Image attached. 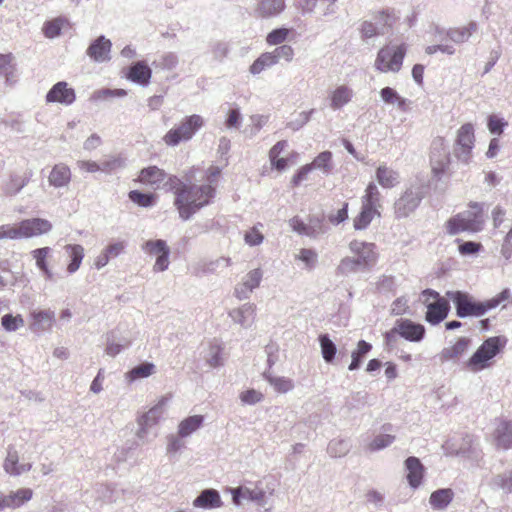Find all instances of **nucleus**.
Masks as SVG:
<instances>
[{"label":"nucleus","mask_w":512,"mask_h":512,"mask_svg":"<svg viewBox=\"0 0 512 512\" xmlns=\"http://www.w3.org/2000/svg\"><path fill=\"white\" fill-rule=\"evenodd\" d=\"M175 194L174 205L179 216L188 220L199 209L209 204L214 197V187L211 185H187L179 179V185L173 190Z\"/></svg>","instance_id":"1"},{"label":"nucleus","mask_w":512,"mask_h":512,"mask_svg":"<svg viewBox=\"0 0 512 512\" xmlns=\"http://www.w3.org/2000/svg\"><path fill=\"white\" fill-rule=\"evenodd\" d=\"M446 296L453 301L457 316L465 318L468 316L480 317L500 305L504 308L505 303L511 297V292L509 289H504L495 297L484 302L475 301L469 294L461 291H448Z\"/></svg>","instance_id":"2"},{"label":"nucleus","mask_w":512,"mask_h":512,"mask_svg":"<svg viewBox=\"0 0 512 512\" xmlns=\"http://www.w3.org/2000/svg\"><path fill=\"white\" fill-rule=\"evenodd\" d=\"M168 401V397H161L153 407L137 417L135 436L139 445L148 444L157 438L155 427L163 417Z\"/></svg>","instance_id":"3"},{"label":"nucleus","mask_w":512,"mask_h":512,"mask_svg":"<svg viewBox=\"0 0 512 512\" xmlns=\"http://www.w3.org/2000/svg\"><path fill=\"white\" fill-rule=\"evenodd\" d=\"M381 193L374 182H370L361 197V211L353 220V227L356 230L366 229L372 220L381 216Z\"/></svg>","instance_id":"4"},{"label":"nucleus","mask_w":512,"mask_h":512,"mask_svg":"<svg viewBox=\"0 0 512 512\" xmlns=\"http://www.w3.org/2000/svg\"><path fill=\"white\" fill-rule=\"evenodd\" d=\"M504 337H490L486 339L473 355L467 360L466 367L471 372H479L491 366L493 358L504 348Z\"/></svg>","instance_id":"5"},{"label":"nucleus","mask_w":512,"mask_h":512,"mask_svg":"<svg viewBox=\"0 0 512 512\" xmlns=\"http://www.w3.org/2000/svg\"><path fill=\"white\" fill-rule=\"evenodd\" d=\"M484 223L481 209L474 205L472 209L458 213L446 223V231L450 235L462 232L476 233L482 230Z\"/></svg>","instance_id":"6"},{"label":"nucleus","mask_w":512,"mask_h":512,"mask_svg":"<svg viewBox=\"0 0 512 512\" xmlns=\"http://www.w3.org/2000/svg\"><path fill=\"white\" fill-rule=\"evenodd\" d=\"M405 54L403 44H388L378 51L374 68L380 73H397L402 67Z\"/></svg>","instance_id":"7"},{"label":"nucleus","mask_w":512,"mask_h":512,"mask_svg":"<svg viewBox=\"0 0 512 512\" xmlns=\"http://www.w3.org/2000/svg\"><path fill=\"white\" fill-rule=\"evenodd\" d=\"M53 228L50 221L44 218H30L17 224H9L8 240L33 238L49 233Z\"/></svg>","instance_id":"8"},{"label":"nucleus","mask_w":512,"mask_h":512,"mask_svg":"<svg viewBox=\"0 0 512 512\" xmlns=\"http://www.w3.org/2000/svg\"><path fill=\"white\" fill-rule=\"evenodd\" d=\"M137 181L153 190L165 189L173 191L176 185H179V178L168 175L157 166L143 168L138 174Z\"/></svg>","instance_id":"9"},{"label":"nucleus","mask_w":512,"mask_h":512,"mask_svg":"<svg viewBox=\"0 0 512 512\" xmlns=\"http://www.w3.org/2000/svg\"><path fill=\"white\" fill-rule=\"evenodd\" d=\"M203 125L204 119L200 115H191L186 117L178 127L169 130L163 140L169 146H176L181 141L190 140Z\"/></svg>","instance_id":"10"},{"label":"nucleus","mask_w":512,"mask_h":512,"mask_svg":"<svg viewBox=\"0 0 512 512\" xmlns=\"http://www.w3.org/2000/svg\"><path fill=\"white\" fill-rule=\"evenodd\" d=\"M450 163L449 147L445 140L438 137L433 140L430 151V165L433 175L440 178Z\"/></svg>","instance_id":"11"},{"label":"nucleus","mask_w":512,"mask_h":512,"mask_svg":"<svg viewBox=\"0 0 512 512\" xmlns=\"http://www.w3.org/2000/svg\"><path fill=\"white\" fill-rule=\"evenodd\" d=\"M422 198L423 192L420 186L408 188L395 203L396 216L399 218L407 217L418 207Z\"/></svg>","instance_id":"12"},{"label":"nucleus","mask_w":512,"mask_h":512,"mask_svg":"<svg viewBox=\"0 0 512 512\" xmlns=\"http://www.w3.org/2000/svg\"><path fill=\"white\" fill-rule=\"evenodd\" d=\"M263 279V270L255 268L248 271L234 288V296L239 300H247L258 288Z\"/></svg>","instance_id":"13"},{"label":"nucleus","mask_w":512,"mask_h":512,"mask_svg":"<svg viewBox=\"0 0 512 512\" xmlns=\"http://www.w3.org/2000/svg\"><path fill=\"white\" fill-rule=\"evenodd\" d=\"M56 322L55 312L51 309H33L29 313V328L33 333L51 331Z\"/></svg>","instance_id":"14"},{"label":"nucleus","mask_w":512,"mask_h":512,"mask_svg":"<svg viewBox=\"0 0 512 512\" xmlns=\"http://www.w3.org/2000/svg\"><path fill=\"white\" fill-rule=\"evenodd\" d=\"M349 250L363 268L372 266L377 260L376 246L374 243L353 240L349 243Z\"/></svg>","instance_id":"15"},{"label":"nucleus","mask_w":512,"mask_h":512,"mask_svg":"<svg viewBox=\"0 0 512 512\" xmlns=\"http://www.w3.org/2000/svg\"><path fill=\"white\" fill-rule=\"evenodd\" d=\"M394 331L409 342H421L426 333L425 327L410 319H398L394 325Z\"/></svg>","instance_id":"16"},{"label":"nucleus","mask_w":512,"mask_h":512,"mask_svg":"<svg viewBox=\"0 0 512 512\" xmlns=\"http://www.w3.org/2000/svg\"><path fill=\"white\" fill-rule=\"evenodd\" d=\"M45 100L47 103H57L64 106H70L76 100V93L67 82L59 81L47 92Z\"/></svg>","instance_id":"17"},{"label":"nucleus","mask_w":512,"mask_h":512,"mask_svg":"<svg viewBox=\"0 0 512 512\" xmlns=\"http://www.w3.org/2000/svg\"><path fill=\"white\" fill-rule=\"evenodd\" d=\"M228 316L233 323L244 329L250 328L256 318V306L254 303H244L243 305L233 308L228 312Z\"/></svg>","instance_id":"18"},{"label":"nucleus","mask_w":512,"mask_h":512,"mask_svg":"<svg viewBox=\"0 0 512 512\" xmlns=\"http://www.w3.org/2000/svg\"><path fill=\"white\" fill-rule=\"evenodd\" d=\"M232 498L235 505H240L242 500H248L263 506L266 503V492L258 486H240L232 489Z\"/></svg>","instance_id":"19"},{"label":"nucleus","mask_w":512,"mask_h":512,"mask_svg":"<svg viewBox=\"0 0 512 512\" xmlns=\"http://www.w3.org/2000/svg\"><path fill=\"white\" fill-rule=\"evenodd\" d=\"M354 95V90L350 86L346 84L337 85L329 91V107L334 111L340 110L352 101Z\"/></svg>","instance_id":"20"},{"label":"nucleus","mask_w":512,"mask_h":512,"mask_svg":"<svg viewBox=\"0 0 512 512\" xmlns=\"http://www.w3.org/2000/svg\"><path fill=\"white\" fill-rule=\"evenodd\" d=\"M112 43L105 36H99L87 48V55L95 62H105L110 59Z\"/></svg>","instance_id":"21"},{"label":"nucleus","mask_w":512,"mask_h":512,"mask_svg":"<svg viewBox=\"0 0 512 512\" xmlns=\"http://www.w3.org/2000/svg\"><path fill=\"white\" fill-rule=\"evenodd\" d=\"M31 463H19V455L15 448L9 447L3 463V469L11 476H20L31 470Z\"/></svg>","instance_id":"22"},{"label":"nucleus","mask_w":512,"mask_h":512,"mask_svg":"<svg viewBox=\"0 0 512 512\" xmlns=\"http://www.w3.org/2000/svg\"><path fill=\"white\" fill-rule=\"evenodd\" d=\"M375 179L384 189H392L400 183L399 172L385 163L376 168Z\"/></svg>","instance_id":"23"},{"label":"nucleus","mask_w":512,"mask_h":512,"mask_svg":"<svg viewBox=\"0 0 512 512\" xmlns=\"http://www.w3.org/2000/svg\"><path fill=\"white\" fill-rule=\"evenodd\" d=\"M449 309V302L446 298L433 301L432 304H429L427 307L425 319L428 323L437 325L448 316Z\"/></svg>","instance_id":"24"},{"label":"nucleus","mask_w":512,"mask_h":512,"mask_svg":"<svg viewBox=\"0 0 512 512\" xmlns=\"http://www.w3.org/2000/svg\"><path fill=\"white\" fill-rule=\"evenodd\" d=\"M33 497V490L30 488H19L8 493L3 492V499L6 509H17L29 502Z\"/></svg>","instance_id":"25"},{"label":"nucleus","mask_w":512,"mask_h":512,"mask_svg":"<svg viewBox=\"0 0 512 512\" xmlns=\"http://www.w3.org/2000/svg\"><path fill=\"white\" fill-rule=\"evenodd\" d=\"M405 468L407 470V480L411 488H418L424 476L425 468L417 457H408L405 460Z\"/></svg>","instance_id":"26"},{"label":"nucleus","mask_w":512,"mask_h":512,"mask_svg":"<svg viewBox=\"0 0 512 512\" xmlns=\"http://www.w3.org/2000/svg\"><path fill=\"white\" fill-rule=\"evenodd\" d=\"M469 345V338H459L455 343L442 349V351L439 354L440 361L449 362L459 359L467 351Z\"/></svg>","instance_id":"27"},{"label":"nucleus","mask_w":512,"mask_h":512,"mask_svg":"<svg viewBox=\"0 0 512 512\" xmlns=\"http://www.w3.org/2000/svg\"><path fill=\"white\" fill-rule=\"evenodd\" d=\"M285 7V0H259L255 13L260 18H271L283 12Z\"/></svg>","instance_id":"28"},{"label":"nucleus","mask_w":512,"mask_h":512,"mask_svg":"<svg viewBox=\"0 0 512 512\" xmlns=\"http://www.w3.org/2000/svg\"><path fill=\"white\" fill-rule=\"evenodd\" d=\"M64 251L66 256L69 258L66 271L68 274H74L79 270L84 259V247L80 244H67L64 246Z\"/></svg>","instance_id":"29"},{"label":"nucleus","mask_w":512,"mask_h":512,"mask_svg":"<svg viewBox=\"0 0 512 512\" xmlns=\"http://www.w3.org/2000/svg\"><path fill=\"white\" fill-rule=\"evenodd\" d=\"M70 181H71V170L64 163L56 164L52 168V170L48 176L49 184L55 188L66 187V186H68Z\"/></svg>","instance_id":"30"},{"label":"nucleus","mask_w":512,"mask_h":512,"mask_svg":"<svg viewBox=\"0 0 512 512\" xmlns=\"http://www.w3.org/2000/svg\"><path fill=\"white\" fill-rule=\"evenodd\" d=\"M478 30V24L470 21L464 26L450 28L446 31V36L454 43L461 44L469 40V38Z\"/></svg>","instance_id":"31"},{"label":"nucleus","mask_w":512,"mask_h":512,"mask_svg":"<svg viewBox=\"0 0 512 512\" xmlns=\"http://www.w3.org/2000/svg\"><path fill=\"white\" fill-rule=\"evenodd\" d=\"M222 501L217 490L206 489L200 493L193 501V506L202 509H212L221 507Z\"/></svg>","instance_id":"32"},{"label":"nucleus","mask_w":512,"mask_h":512,"mask_svg":"<svg viewBox=\"0 0 512 512\" xmlns=\"http://www.w3.org/2000/svg\"><path fill=\"white\" fill-rule=\"evenodd\" d=\"M495 439L498 447H512V421H500L495 429Z\"/></svg>","instance_id":"33"},{"label":"nucleus","mask_w":512,"mask_h":512,"mask_svg":"<svg viewBox=\"0 0 512 512\" xmlns=\"http://www.w3.org/2000/svg\"><path fill=\"white\" fill-rule=\"evenodd\" d=\"M294 260L300 262L303 269L312 271L318 264L319 255L315 249L300 248L294 253Z\"/></svg>","instance_id":"34"},{"label":"nucleus","mask_w":512,"mask_h":512,"mask_svg":"<svg viewBox=\"0 0 512 512\" xmlns=\"http://www.w3.org/2000/svg\"><path fill=\"white\" fill-rule=\"evenodd\" d=\"M156 372V366L150 362L141 363L125 373L124 377L127 383H133L137 380L150 377Z\"/></svg>","instance_id":"35"},{"label":"nucleus","mask_w":512,"mask_h":512,"mask_svg":"<svg viewBox=\"0 0 512 512\" xmlns=\"http://www.w3.org/2000/svg\"><path fill=\"white\" fill-rule=\"evenodd\" d=\"M222 350V345L217 341L208 344L207 348L204 351L203 358L209 367L217 368L224 364Z\"/></svg>","instance_id":"36"},{"label":"nucleus","mask_w":512,"mask_h":512,"mask_svg":"<svg viewBox=\"0 0 512 512\" xmlns=\"http://www.w3.org/2000/svg\"><path fill=\"white\" fill-rule=\"evenodd\" d=\"M454 493L449 488L434 491L429 498V504L434 510H445L453 500Z\"/></svg>","instance_id":"37"},{"label":"nucleus","mask_w":512,"mask_h":512,"mask_svg":"<svg viewBox=\"0 0 512 512\" xmlns=\"http://www.w3.org/2000/svg\"><path fill=\"white\" fill-rule=\"evenodd\" d=\"M264 377L274 391L279 394L289 393L295 388L294 380L289 377L272 374H264Z\"/></svg>","instance_id":"38"},{"label":"nucleus","mask_w":512,"mask_h":512,"mask_svg":"<svg viewBox=\"0 0 512 512\" xmlns=\"http://www.w3.org/2000/svg\"><path fill=\"white\" fill-rule=\"evenodd\" d=\"M204 422V416L193 415L183 419L178 425L179 437L185 438L200 429Z\"/></svg>","instance_id":"39"},{"label":"nucleus","mask_w":512,"mask_h":512,"mask_svg":"<svg viewBox=\"0 0 512 512\" xmlns=\"http://www.w3.org/2000/svg\"><path fill=\"white\" fill-rule=\"evenodd\" d=\"M151 77V69L144 62H137L131 66L128 78L141 85L149 83Z\"/></svg>","instance_id":"40"},{"label":"nucleus","mask_w":512,"mask_h":512,"mask_svg":"<svg viewBox=\"0 0 512 512\" xmlns=\"http://www.w3.org/2000/svg\"><path fill=\"white\" fill-rule=\"evenodd\" d=\"M277 64L273 52L262 53L250 66L249 71L253 75H258L267 68H271Z\"/></svg>","instance_id":"41"},{"label":"nucleus","mask_w":512,"mask_h":512,"mask_svg":"<svg viewBox=\"0 0 512 512\" xmlns=\"http://www.w3.org/2000/svg\"><path fill=\"white\" fill-rule=\"evenodd\" d=\"M68 25V19L65 17H57L51 21L46 22L42 30L45 37L53 39L60 36L62 29Z\"/></svg>","instance_id":"42"},{"label":"nucleus","mask_w":512,"mask_h":512,"mask_svg":"<svg viewBox=\"0 0 512 512\" xmlns=\"http://www.w3.org/2000/svg\"><path fill=\"white\" fill-rule=\"evenodd\" d=\"M382 101L389 105H396L400 110L406 109L407 100L401 97L397 91L391 87H385L380 90Z\"/></svg>","instance_id":"43"},{"label":"nucleus","mask_w":512,"mask_h":512,"mask_svg":"<svg viewBox=\"0 0 512 512\" xmlns=\"http://www.w3.org/2000/svg\"><path fill=\"white\" fill-rule=\"evenodd\" d=\"M319 345L321 348V354L326 363H332L335 359L337 348L335 343L330 339L329 335H319Z\"/></svg>","instance_id":"44"},{"label":"nucleus","mask_w":512,"mask_h":512,"mask_svg":"<svg viewBox=\"0 0 512 512\" xmlns=\"http://www.w3.org/2000/svg\"><path fill=\"white\" fill-rule=\"evenodd\" d=\"M359 269H364L354 257L346 256L342 258L336 268L338 276H348L356 273Z\"/></svg>","instance_id":"45"},{"label":"nucleus","mask_w":512,"mask_h":512,"mask_svg":"<svg viewBox=\"0 0 512 512\" xmlns=\"http://www.w3.org/2000/svg\"><path fill=\"white\" fill-rule=\"evenodd\" d=\"M25 325L24 318L21 314L7 313L1 317L2 328L9 333L16 332Z\"/></svg>","instance_id":"46"},{"label":"nucleus","mask_w":512,"mask_h":512,"mask_svg":"<svg viewBox=\"0 0 512 512\" xmlns=\"http://www.w3.org/2000/svg\"><path fill=\"white\" fill-rule=\"evenodd\" d=\"M350 449L351 444L349 440L333 439L328 444L327 452L331 457L338 458L347 455Z\"/></svg>","instance_id":"47"},{"label":"nucleus","mask_w":512,"mask_h":512,"mask_svg":"<svg viewBox=\"0 0 512 512\" xmlns=\"http://www.w3.org/2000/svg\"><path fill=\"white\" fill-rule=\"evenodd\" d=\"M262 223H257L253 227L249 228L244 233V242L250 247L259 246L264 241V235L262 233L263 229Z\"/></svg>","instance_id":"48"},{"label":"nucleus","mask_w":512,"mask_h":512,"mask_svg":"<svg viewBox=\"0 0 512 512\" xmlns=\"http://www.w3.org/2000/svg\"><path fill=\"white\" fill-rule=\"evenodd\" d=\"M490 485L492 488L500 489L507 494L512 493V470L495 475L491 479Z\"/></svg>","instance_id":"49"},{"label":"nucleus","mask_w":512,"mask_h":512,"mask_svg":"<svg viewBox=\"0 0 512 512\" xmlns=\"http://www.w3.org/2000/svg\"><path fill=\"white\" fill-rule=\"evenodd\" d=\"M372 349L371 344L364 340H360L357 344L356 350L351 354L352 361L349 365V370L354 371L360 367L361 359Z\"/></svg>","instance_id":"50"},{"label":"nucleus","mask_w":512,"mask_h":512,"mask_svg":"<svg viewBox=\"0 0 512 512\" xmlns=\"http://www.w3.org/2000/svg\"><path fill=\"white\" fill-rule=\"evenodd\" d=\"M311 169H319L324 174H329L332 170V153L329 151L321 152L310 164Z\"/></svg>","instance_id":"51"},{"label":"nucleus","mask_w":512,"mask_h":512,"mask_svg":"<svg viewBox=\"0 0 512 512\" xmlns=\"http://www.w3.org/2000/svg\"><path fill=\"white\" fill-rule=\"evenodd\" d=\"M129 199L143 208H149L154 206L156 201V196L151 193H143L138 190H132L128 194Z\"/></svg>","instance_id":"52"},{"label":"nucleus","mask_w":512,"mask_h":512,"mask_svg":"<svg viewBox=\"0 0 512 512\" xmlns=\"http://www.w3.org/2000/svg\"><path fill=\"white\" fill-rule=\"evenodd\" d=\"M474 126L471 123L463 124L456 132L455 143L475 145Z\"/></svg>","instance_id":"53"},{"label":"nucleus","mask_w":512,"mask_h":512,"mask_svg":"<svg viewBox=\"0 0 512 512\" xmlns=\"http://www.w3.org/2000/svg\"><path fill=\"white\" fill-rule=\"evenodd\" d=\"M395 441V436L387 433L375 435L367 448L370 452L379 451L389 447Z\"/></svg>","instance_id":"54"},{"label":"nucleus","mask_w":512,"mask_h":512,"mask_svg":"<svg viewBox=\"0 0 512 512\" xmlns=\"http://www.w3.org/2000/svg\"><path fill=\"white\" fill-rule=\"evenodd\" d=\"M141 248L147 255L155 257L169 249L166 241L162 239L148 240L142 244Z\"/></svg>","instance_id":"55"},{"label":"nucleus","mask_w":512,"mask_h":512,"mask_svg":"<svg viewBox=\"0 0 512 512\" xmlns=\"http://www.w3.org/2000/svg\"><path fill=\"white\" fill-rule=\"evenodd\" d=\"M473 145L454 143L453 153L458 161L468 165L473 157Z\"/></svg>","instance_id":"56"},{"label":"nucleus","mask_w":512,"mask_h":512,"mask_svg":"<svg viewBox=\"0 0 512 512\" xmlns=\"http://www.w3.org/2000/svg\"><path fill=\"white\" fill-rule=\"evenodd\" d=\"M129 341L123 340L122 342L116 341L114 332L107 335V343L105 353L110 357L118 355L125 347L129 346Z\"/></svg>","instance_id":"57"},{"label":"nucleus","mask_w":512,"mask_h":512,"mask_svg":"<svg viewBox=\"0 0 512 512\" xmlns=\"http://www.w3.org/2000/svg\"><path fill=\"white\" fill-rule=\"evenodd\" d=\"M101 171L110 174L125 166V159L120 155H112L105 158L101 163Z\"/></svg>","instance_id":"58"},{"label":"nucleus","mask_w":512,"mask_h":512,"mask_svg":"<svg viewBox=\"0 0 512 512\" xmlns=\"http://www.w3.org/2000/svg\"><path fill=\"white\" fill-rule=\"evenodd\" d=\"M232 265L230 257L221 256L214 260H210L203 265L204 273H217L220 269L228 268Z\"/></svg>","instance_id":"59"},{"label":"nucleus","mask_w":512,"mask_h":512,"mask_svg":"<svg viewBox=\"0 0 512 512\" xmlns=\"http://www.w3.org/2000/svg\"><path fill=\"white\" fill-rule=\"evenodd\" d=\"M29 178L27 176L12 175L10 181L5 187L7 195H14L18 193L23 187L27 185Z\"/></svg>","instance_id":"60"},{"label":"nucleus","mask_w":512,"mask_h":512,"mask_svg":"<svg viewBox=\"0 0 512 512\" xmlns=\"http://www.w3.org/2000/svg\"><path fill=\"white\" fill-rule=\"evenodd\" d=\"M51 252L52 250L50 247L37 248L31 251V256L35 260L36 267L39 270L48 266L47 259L51 255Z\"/></svg>","instance_id":"61"},{"label":"nucleus","mask_w":512,"mask_h":512,"mask_svg":"<svg viewBox=\"0 0 512 512\" xmlns=\"http://www.w3.org/2000/svg\"><path fill=\"white\" fill-rule=\"evenodd\" d=\"M459 242L458 245V252L462 256H477L480 251H482L483 246L479 242L474 241H465V242Z\"/></svg>","instance_id":"62"},{"label":"nucleus","mask_w":512,"mask_h":512,"mask_svg":"<svg viewBox=\"0 0 512 512\" xmlns=\"http://www.w3.org/2000/svg\"><path fill=\"white\" fill-rule=\"evenodd\" d=\"M239 399L244 405H255L264 399L262 392L255 389H248L239 394Z\"/></svg>","instance_id":"63"},{"label":"nucleus","mask_w":512,"mask_h":512,"mask_svg":"<svg viewBox=\"0 0 512 512\" xmlns=\"http://www.w3.org/2000/svg\"><path fill=\"white\" fill-rule=\"evenodd\" d=\"M314 109L309 111H302L298 113L293 119H291L287 123V127L293 131H297L302 128L305 124H307L310 120L311 115L313 114Z\"/></svg>","instance_id":"64"}]
</instances>
